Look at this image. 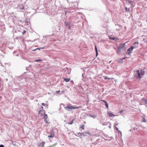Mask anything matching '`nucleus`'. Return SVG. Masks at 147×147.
<instances>
[{"mask_svg":"<svg viewBox=\"0 0 147 147\" xmlns=\"http://www.w3.org/2000/svg\"><path fill=\"white\" fill-rule=\"evenodd\" d=\"M115 129H116V130L117 131H119V132H120V134H122L120 130H119L118 129V128L117 127H116V126L115 127Z\"/></svg>","mask_w":147,"mask_h":147,"instance_id":"21","label":"nucleus"},{"mask_svg":"<svg viewBox=\"0 0 147 147\" xmlns=\"http://www.w3.org/2000/svg\"><path fill=\"white\" fill-rule=\"evenodd\" d=\"M61 92H64V91H62Z\"/></svg>","mask_w":147,"mask_h":147,"instance_id":"39","label":"nucleus"},{"mask_svg":"<svg viewBox=\"0 0 147 147\" xmlns=\"http://www.w3.org/2000/svg\"><path fill=\"white\" fill-rule=\"evenodd\" d=\"M136 48V46H134V47L133 46L129 48L127 50L128 51H132L134 48Z\"/></svg>","mask_w":147,"mask_h":147,"instance_id":"7","label":"nucleus"},{"mask_svg":"<svg viewBox=\"0 0 147 147\" xmlns=\"http://www.w3.org/2000/svg\"><path fill=\"white\" fill-rule=\"evenodd\" d=\"M38 108L39 109H38L39 111V113L42 114H45V111L43 109L42 107L40 106Z\"/></svg>","mask_w":147,"mask_h":147,"instance_id":"3","label":"nucleus"},{"mask_svg":"<svg viewBox=\"0 0 147 147\" xmlns=\"http://www.w3.org/2000/svg\"><path fill=\"white\" fill-rule=\"evenodd\" d=\"M39 49H39H39V48H37V49Z\"/></svg>","mask_w":147,"mask_h":147,"instance_id":"37","label":"nucleus"},{"mask_svg":"<svg viewBox=\"0 0 147 147\" xmlns=\"http://www.w3.org/2000/svg\"><path fill=\"white\" fill-rule=\"evenodd\" d=\"M145 104L146 105V106H147V101L146 102V103H145Z\"/></svg>","mask_w":147,"mask_h":147,"instance_id":"35","label":"nucleus"},{"mask_svg":"<svg viewBox=\"0 0 147 147\" xmlns=\"http://www.w3.org/2000/svg\"><path fill=\"white\" fill-rule=\"evenodd\" d=\"M125 58V57H124V58H122V59H120V60H123V59H124Z\"/></svg>","mask_w":147,"mask_h":147,"instance_id":"34","label":"nucleus"},{"mask_svg":"<svg viewBox=\"0 0 147 147\" xmlns=\"http://www.w3.org/2000/svg\"><path fill=\"white\" fill-rule=\"evenodd\" d=\"M85 126L84 125H82L81 126V128H82V129H84V127Z\"/></svg>","mask_w":147,"mask_h":147,"instance_id":"26","label":"nucleus"},{"mask_svg":"<svg viewBox=\"0 0 147 147\" xmlns=\"http://www.w3.org/2000/svg\"><path fill=\"white\" fill-rule=\"evenodd\" d=\"M147 101V100L146 99H145L144 98H142L141 100V102L142 103V104H145Z\"/></svg>","mask_w":147,"mask_h":147,"instance_id":"8","label":"nucleus"},{"mask_svg":"<svg viewBox=\"0 0 147 147\" xmlns=\"http://www.w3.org/2000/svg\"><path fill=\"white\" fill-rule=\"evenodd\" d=\"M140 105H142V104H141L140 103Z\"/></svg>","mask_w":147,"mask_h":147,"instance_id":"40","label":"nucleus"},{"mask_svg":"<svg viewBox=\"0 0 147 147\" xmlns=\"http://www.w3.org/2000/svg\"><path fill=\"white\" fill-rule=\"evenodd\" d=\"M81 134H82V136H86L87 134H89L88 132H86L83 133H81Z\"/></svg>","mask_w":147,"mask_h":147,"instance_id":"9","label":"nucleus"},{"mask_svg":"<svg viewBox=\"0 0 147 147\" xmlns=\"http://www.w3.org/2000/svg\"><path fill=\"white\" fill-rule=\"evenodd\" d=\"M126 1L131 4L132 6L133 5V2L131 0H126Z\"/></svg>","mask_w":147,"mask_h":147,"instance_id":"12","label":"nucleus"},{"mask_svg":"<svg viewBox=\"0 0 147 147\" xmlns=\"http://www.w3.org/2000/svg\"><path fill=\"white\" fill-rule=\"evenodd\" d=\"M134 44H137V47H138V45L139 43H138V42H135Z\"/></svg>","mask_w":147,"mask_h":147,"instance_id":"29","label":"nucleus"},{"mask_svg":"<svg viewBox=\"0 0 147 147\" xmlns=\"http://www.w3.org/2000/svg\"><path fill=\"white\" fill-rule=\"evenodd\" d=\"M125 10L126 11H129V9L127 8V7H126L125 8Z\"/></svg>","mask_w":147,"mask_h":147,"instance_id":"27","label":"nucleus"},{"mask_svg":"<svg viewBox=\"0 0 147 147\" xmlns=\"http://www.w3.org/2000/svg\"><path fill=\"white\" fill-rule=\"evenodd\" d=\"M65 24L66 26H69V27L70 28V26L69 25V24L68 22H65Z\"/></svg>","mask_w":147,"mask_h":147,"instance_id":"19","label":"nucleus"},{"mask_svg":"<svg viewBox=\"0 0 147 147\" xmlns=\"http://www.w3.org/2000/svg\"><path fill=\"white\" fill-rule=\"evenodd\" d=\"M102 101L104 102L105 103V105L107 108L108 109V103L106 102V101H105V100H102Z\"/></svg>","mask_w":147,"mask_h":147,"instance_id":"11","label":"nucleus"},{"mask_svg":"<svg viewBox=\"0 0 147 147\" xmlns=\"http://www.w3.org/2000/svg\"><path fill=\"white\" fill-rule=\"evenodd\" d=\"M111 61H109V63H111Z\"/></svg>","mask_w":147,"mask_h":147,"instance_id":"38","label":"nucleus"},{"mask_svg":"<svg viewBox=\"0 0 147 147\" xmlns=\"http://www.w3.org/2000/svg\"><path fill=\"white\" fill-rule=\"evenodd\" d=\"M82 76H83V74H82Z\"/></svg>","mask_w":147,"mask_h":147,"instance_id":"41","label":"nucleus"},{"mask_svg":"<svg viewBox=\"0 0 147 147\" xmlns=\"http://www.w3.org/2000/svg\"><path fill=\"white\" fill-rule=\"evenodd\" d=\"M108 113V115L110 117H113L115 116V115H114L111 113L109 112V113Z\"/></svg>","mask_w":147,"mask_h":147,"instance_id":"14","label":"nucleus"},{"mask_svg":"<svg viewBox=\"0 0 147 147\" xmlns=\"http://www.w3.org/2000/svg\"><path fill=\"white\" fill-rule=\"evenodd\" d=\"M60 92V90L57 91H56V93L57 94H58L59 92Z\"/></svg>","mask_w":147,"mask_h":147,"instance_id":"31","label":"nucleus"},{"mask_svg":"<svg viewBox=\"0 0 147 147\" xmlns=\"http://www.w3.org/2000/svg\"><path fill=\"white\" fill-rule=\"evenodd\" d=\"M26 31L25 30H24L23 32H22V34H24L25 33H26Z\"/></svg>","mask_w":147,"mask_h":147,"instance_id":"30","label":"nucleus"},{"mask_svg":"<svg viewBox=\"0 0 147 147\" xmlns=\"http://www.w3.org/2000/svg\"><path fill=\"white\" fill-rule=\"evenodd\" d=\"M45 143V142H42L40 143L38 146V147H44Z\"/></svg>","mask_w":147,"mask_h":147,"instance_id":"6","label":"nucleus"},{"mask_svg":"<svg viewBox=\"0 0 147 147\" xmlns=\"http://www.w3.org/2000/svg\"><path fill=\"white\" fill-rule=\"evenodd\" d=\"M42 61L41 60L39 59V60H35V61L36 62H38V61Z\"/></svg>","mask_w":147,"mask_h":147,"instance_id":"28","label":"nucleus"},{"mask_svg":"<svg viewBox=\"0 0 147 147\" xmlns=\"http://www.w3.org/2000/svg\"><path fill=\"white\" fill-rule=\"evenodd\" d=\"M63 80L66 82H68L69 81L70 79L64 78H63Z\"/></svg>","mask_w":147,"mask_h":147,"instance_id":"17","label":"nucleus"},{"mask_svg":"<svg viewBox=\"0 0 147 147\" xmlns=\"http://www.w3.org/2000/svg\"><path fill=\"white\" fill-rule=\"evenodd\" d=\"M142 122H146V121L145 120V118L143 117L142 118Z\"/></svg>","mask_w":147,"mask_h":147,"instance_id":"25","label":"nucleus"},{"mask_svg":"<svg viewBox=\"0 0 147 147\" xmlns=\"http://www.w3.org/2000/svg\"><path fill=\"white\" fill-rule=\"evenodd\" d=\"M64 109L68 111H69L70 110L74 109V108L72 107V106L70 104H69L67 105L66 107H64Z\"/></svg>","mask_w":147,"mask_h":147,"instance_id":"2","label":"nucleus"},{"mask_svg":"<svg viewBox=\"0 0 147 147\" xmlns=\"http://www.w3.org/2000/svg\"><path fill=\"white\" fill-rule=\"evenodd\" d=\"M90 116L91 117H92L94 118H95V117H96V116L95 115H90Z\"/></svg>","mask_w":147,"mask_h":147,"instance_id":"24","label":"nucleus"},{"mask_svg":"<svg viewBox=\"0 0 147 147\" xmlns=\"http://www.w3.org/2000/svg\"><path fill=\"white\" fill-rule=\"evenodd\" d=\"M42 106H45L47 108H48V105L47 104H45L44 103H42L41 104Z\"/></svg>","mask_w":147,"mask_h":147,"instance_id":"15","label":"nucleus"},{"mask_svg":"<svg viewBox=\"0 0 147 147\" xmlns=\"http://www.w3.org/2000/svg\"><path fill=\"white\" fill-rule=\"evenodd\" d=\"M109 39L112 40H115L116 39V38L115 37H109Z\"/></svg>","mask_w":147,"mask_h":147,"instance_id":"22","label":"nucleus"},{"mask_svg":"<svg viewBox=\"0 0 147 147\" xmlns=\"http://www.w3.org/2000/svg\"><path fill=\"white\" fill-rule=\"evenodd\" d=\"M131 53V52L129 51V53H128V54H130V53Z\"/></svg>","mask_w":147,"mask_h":147,"instance_id":"36","label":"nucleus"},{"mask_svg":"<svg viewBox=\"0 0 147 147\" xmlns=\"http://www.w3.org/2000/svg\"><path fill=\"white\" fill-rule=\"evenodd\" d=\"M135 74V76L137 78L140 79L143 77L144 75L145 72L144 70L142 69H141L140 70H137L134 72Z\"/></svg>","mask_w":147,"mask_h":147,"instance_id":"1","label":"nucleus"},{"mask_svg":"<svg viewBox=\"0 0 147 147\" xmlns=\"http://www.w3.org/2000/svg\"><path fill=\"white\" fill-rule=\"evenodd\" d=\"M55 133L53 131H52L51 132V134L50 135L48 136L49 138H53L54 136Z\"/></svg>","mask_w":147,"mask_h":147,"instance_id":"4","label":"nucleus"},{"mask_svg":"<svg viewBox=\"0 0 147 147\" xmlns=\"http://www.w3.org/2000/svg\"><path fill=\"white\" fill-rule=\"evenodd\" d=\"M18 9H20L22 11H23V10L24 9V7L22 5H20L19 6Z\"/></svg>","mask_w":147,"mask_h":147,"instance_id":"5","label":"nucleus"},{"mask_svg":"<svg viewBox=\"0 0 147 147\" xmlns=\"http://www.w3.org/2000/svg\"><path fill=\"white\" fill-rule=\"evenodd\" d=\"M0 147H4V146L3 145H0Z\"/></svg>","mask_w":147,"mask_h":147,"instance_id":"33","label":"nucleus"},{"mask_svg":"<svg viewBox=\"0 0 147 147\" xmlns=\"http://www.w3.org/2000/svg\"><path fill=\"white\" fill-rule=\"evenodd\" d=\"M44 114V118L45 119V120H46L48 118V117L47 116V114H46L45 113V114Z\"/></svg>","mask_w":147,"mask_h":147,"instance_id":"18","label":"nucleus"},{"mask_svg":"<svg viewBox=\"0 0 147 147\" xmlns=\"http://www.w3.org/2000/svg\"><path fill=\"white\" fill-rule=\"evenodd\" d=\"M72 107L73 108H74V109H78L80 108H81V106H80L78 107H76V106H72Z\"/></svg>","mask_w":147,"mask_h":147,"instance_id":"16","label":"nucleus"},{"mask_svg":"<svg viewBox=\"0 0 147 147\" xmlns=\"http://www.w3.org/2000/svg\"><path fill=\"white\" fill-rule=\"evenodd\" d=\"M74 119H73L71 122L68 123V124L70 125H71L73 123V121Z\"/></svg>","mask_w":147,"mask_h":147,"instance_id":"23","label":"nucleus"},{"mask_svg":"<svg viewBox=\"0 0 147 147\" xmlns=\"http://www.w3.org/2000/svg\"><path fill=\"white\" fill-rule=\"evenodd\" d=\"M95 50H96V56H97V55H98V51H97V47H96V45H95Z\"/></svg>","mask_w":147,"mask_h":147,"instance_id":"20","label":"nucleus"},{"mask_svg":"<svg viewBox=\"0 0 147 147\" xmlns=\"http://www.w3.org/2000/svg\"><path fill=\"white\" fill-rule=\"evenodd\" d=\"M81 134V133L79 132L77 133L76 134H75V135L78 137H80L82 136V134Z\"/></svg>","mask_w":147,"mask_h":147,"instance_id":"13","label":"nucleus"},{"mask_svg":"<svg viewBox=\"0 0 147 147\" xmlns=\"http://www.w3.org/2000/svg\"><path fill=\"white\" fill-rule=\"evenodd\" d=\"M45 121L46 123H47L48 124V122L47 121V120H45Z\"/></svg>","mask_w":147,"mask_h":147,"instance_id":"32","label":"nucleus"},{"mask_svg":"<svg viewBox=\"0 0 147 147\" xmlns=\"http://www.w3.org/2000/svg\"><path fill=\"white\" fill-rule=\"evenodd\" d=\"M103 77L105 80H113L114 78H109L107 76H103Z\"/></svg>","mask_w":147,"mask_h":147,"instance_id":"10","label":"nucleus"}]
</instances>
